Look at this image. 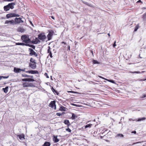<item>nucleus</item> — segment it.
<instances>
[{"instance_id":"1","label":"nucleus","mask_w":146,"mask_h":146,"mask_svg":"<svg viewBox=\"0 0 146 146\" xmlns=\"http://www.w3.org/2000/svg\"><path fill=\"white\" fill-rule=\"evenodd\" d=\"M22 81H23L25 82H23L22 84V86L23 87V88H24L29 87H32L34 86V85L32 83L27 82L34 81L35 80L33 78H24L22 79Z\"/></svg>"},{"instance_id":"2","label":"nucleus","mask_w":146,"mask_h":146,"mask_svg":"<svg viewBox=\"0 0 146 146\" xmlns=\"http://www.w3.org/2000/svg\"><path fill=\"white\" fill-rule=\"evenodd\" d=\"M21 39L25 44H29L31 42V41L29 37L26 35H24L21 36Z\"/></svg>"},{"instance_id":"3","label":"nucleus","mask_w":146,"mask_h":146,"mask_svg":"<svg viewBox=\"0 0 146 146\" xmlns=\"http://www.w3.org/2000/svg\"><path fill=\"white\" fill-rule=\"evenodd\" d=\"M38 39L42 41L44 40L46 38L44 33H40L38 35Z\"/></svg>"},{"instance_id":"4","label":"nucleus","mask_w":146,"mask_h":146,"mask_svg":"<svg viewBox=\"0 0 146 146\" xmlns=\"http://www.w3.org/2000/svg\"><path fill=\"white\" fill-rule=\"evenodd\" d=\"M56 101L54 100L51 101L49 104L48 106L52 108H54V110L56 109Z\"/></svg>"},{"instance_id":"5","label":"nucleus","mask_w":146,"mask_h":146,"mask_svg":"<svg viewBox=\"0 0 146 146\" xmlns=\"http://www.w3.org/2000/svg\"><path fill=\"white\" fill-rule=\"evenodd\" d=\"M19 15L18 14H16L15 13H10L6 15V17L7 18H11L13 17H19Z\"/></svg>"},{"instance_id":"6","label":"nucleus","mask_w":146,"mask_h":146,"mask_svg":"<svg viewBox=\"0 0 146 146\" xmlns=\"http://www.w3.org/2000/svg\"><path fill=\"white\" fill-rule=\"evenodd\" d=\"M14 22H15V25L19 24L20 23L23 22V21L22 20V18L21 17L15 18V19Z\"/></svg>"},{"instance_id":"7","label":"nucleus","mask_w":146,"mask_h":146,"mask_svg":"<svg viewBox=\"0 0 146 146\" xmlns=\"http://www.w3.org/2000/svg\"><path fill=\"white\" fill-rule=\"evenodd\" d=\"M54 33V32L53 30L49 31L48 34L47 36L48 39V40H50L51 39Z\"/></svg>"},{"instance_id":"8","label":"nucleus","mask_w":146,"mask_h":146,"mask_svg":"<svg viewBox=\"0 0 146 146\" xmlns=\"http://www.w3.org/2000/svg\"><path fill=\"white\" fill-rule=\"evenodd\" d=\"M25 68H24V69H21L20 68L14 67V72L16 73H18L21 72V71H25Z\"/></svg>"},{"instance_id":"9","label":"nucleus","mask_w":146,"mask_h":146,"mask_svg":"<svg viewBox=\"0 0 146 146\" xmlns=\"http://www.w3.org/2000/svg\"><path fill=\"white\" fill-rule=\"evenodd\" d=\"M29 49L30 50L29 54L30 55L32 56L34 55L36 56H37V54L33 49L31 48H29Z\"/></svg>"},{"instance_id":"10","label":"nucleus","mask_w":146,"mask_h":146,"mask_svg":"<svg viewBox=\"0 0 146 146\" xmlns=\"http://www.w3.org/2000/svg\"><path fill=\"white\" fill-rule=\"evenodd\" d=\"M26 73L32 74H38V72L37 70H29L25 71Z\"/></svg>"},{"instance_id":"11","label":"nucleus","mask_w":146,"mask_h":146,"mask_svg":"<svg viewBox=\"0 0 146 146\" xmlns=\"http://www.w3.org/2000/svg\"><path fill=\"white\" fill-rule=\"evenodd\" d=\"M29 66L33 69H35L36 68V63L35 62H32L29 64Z\"/></svg>"},{"instance_id":"12","label":"nucleus","mask_w":146,"mask_h":146,"mask_svg":"<svg viewBox=\"0 0 146 146\" xmlns=\"http://www.w3.org/2000/svg\"><path fill=\"white\" fill-rule=\"evenodd\" d=\"M15 22L13 20H7L5 22V24H9L10 25H15Z\"/></svg>"},{"instance_id":"13","label":"nucleus","mask_w":146,"mask_h":146,"mask_svg":"<svg viewBox=\"0 0 146 146\" xmlns=\"http://www.w3.org/2000/svg\"><path fill=\"white\" fill-rule=\"evenodd\" d=\"M48 49L47 50V52L49 53L48 56H49L50 58H52L53 56H52V54L50 49H51L50 47V46H48Z\"/></svg>"},{"instance_id":"14","label":"nucleus","mask_w":146,"mask_h":146,"mask_svg":"<svg viewBox=\"0 0 146 146\" xmlns=\"http://www.w3.org/2000/svg\"><path fill=\"white\" fill-rule=\"evenodd\" d=\"M52 139L53 141L55 143H57L59 141V139L57 138V136H53Z\"/></svg>"},{"instance_id":"15","label":"nucleus","mask_w":146,"mask_h":146,"mask_svg":"<svg viewBox=\"0 0 146 146\" xmlns=\"http://www.w3.org/2000/svg\"><path fill=\"white\" fill-rule=\"evenodd\" d=\"M99 77L101 78H102L104 80H106L107 81H108L110 82H111L112 83H113V84H115V82L113 80H108V79H106L101 76H99Z\"/></svg>"},{"instance_id":"16","label":"nucleus","mask_w":146,"mask_h":146,"mask_svg":"<svg viewBox=\"0 0 146 146\" xmlns=\"http://www.w3.org/2000/svg\"><path fill=\"white\" fill-rule=\"evenodd\" d=\"M16 44L17 45H22V46H24L25 45L27 46H29L30 47V45L29 44H25V43H16Z\"/></svg>"},{"instance_id":"17","label":"nucleus","mask_w":146,"mask_h":146,"mask_svg":"<svg viewBox=\"0 0 146 146\" xmlns=\"http://www.w3.org/2000/svg\"><path fill=\"white\" fill-rule=\"evenodd\" d=\"M15 4L14 3H9L8 5L10 9H13L14 8V6L15 5Z\"/></svg>"},{"instance_id":"18","label":"nucleus","mask_w":146,"mask_h":146,"mask_svg":"<svg viewBox=\"0 0 146 146\" xmlns=\"http://www.w3.org/2000/svg\"><path fill=\"white\" fill-rule=\"evenodd\" d=\"M66 108L63 106H61L60 107L59 110L60 111H66Z\"/></svg>"},{"instance_id":"19","label":"nucleus","mask_w":146,"mask_h":146,"mask_svg":"<svg viewBox=\"0 0 146 146\" xmlns=\"http://www.w3.org/2000/svg\"><path fill=\"white\" fill-rule=\"evenodd\" d=\"M19 137V139L21 140H23L25 139V135L23 134H22L21 135H18Z\"/></svg>"},{"instance_id":"20","label":"nucleus","mask_w":146,"mask_h":146,"mask_svg":"<svg viewBox=\"0 0 146 146\" xmlns=\"http://www.w3.org/2000/svg\"><path fill=\"white\" fill-rule=\"evenodd\" d=\"M64 123L65 124L67 125L68 126L70 125V123L69 121L68 120H64Z\"/></svg>"},{"instance_id":"21","label":"nucleus","mask_w":146,"mask_h":146,"mask_svg":"<svg viewBox=\"0 0 146 146\" xmlns=\"http://www.w3.org/2000/svg\"><path fill=\"white\" fill-rule=\"evenodd\" d=\"M4 11H9L10 9L8 5L6 6H4Z\"/></svg>"},{"instance_id":"22","label":"nucleus","mask_w":146,"mask_h":146,"mask_svg":"<svg viewBox=\"0 0 146 146\" xmlns=\"http://www.w3.org/2000/svg\"><path fill=\"white\" fill-rule=\"evenodd\" d=\"M8 86L6 87L5 88H3L2 90L5 93H7L8 91Z\"/></svg>"},{"instance_id":"23","label":"nucleus","mask_w":146,"mask_h":146,"mask_svg":"<svg viewBox=\"0 0 146 146\" xmlns=\"http://www.w3.org/2000/svg\"><path fill=\"white\" fill-rule=\"evenodd\" d=\"M51 90L52 91H53V92L54 93H56V94L57 95H58L59 94V93H58V92L56 90H55L53 87H52L51 88Z\"/></svg>"},{"instance_id":"24","label":"nucleus","mask_w":146,"mask_h":146,"mask_svg":"<svg viewBox=\"0 0 146 146\" xmlns=\"http://www.w3.org/2000/svg\"><path fill=\"white\" fill-rule=\"evenodd\" d=\"M92 124H88L86 125L85 126H84V127L85 129H86L87 128H90L92 127Z\"/></svg>"},{"instance_id":"25","label":"nucleus","mask_w":146,"mask_h":146,"mask_svg":"<svg viewBox=\"0 0 146 146\" xmlns=\"http://www.w3.org/2000/svg\"><path fill=\"white\" fill-rule=\"evenodd\" d=\"M50 142L46 141L44 143L43 146H50Z\"/></svg>"},{"instance_id":"26","label":"nucleus","mask_w":146,"mask_h":146,"mask_svg":"<svg viewBox=\"0 0 146 146\" xmlns=\"http://www.w3.org/2000/svg\"><path fill=\"white\" fill-rule=\"evenodd\" d=\"M106 131V130L105 129H104V128H103L102 129V131H101L100 132V135H100V136L102 137V136H103V133H104V132Z\"/></svg>"},{"instance_id":"27","label":"nucleus","mask_w":146,"mask_h":146,"mask_svg":"<svg viewBox=\"0 0 146 146\" xmlns=\"http://www.w3.org/2000/svg\"><path fill=\"white\" fill-rule=\"evenodd\" d=\"M145 72V71H142L141 72L140 71H135L134 72H130L132 73H137V74H140L141 73H143Z\"/></svg>"},{"instance_id":"28","label":"nucleus","mask_w":146,"mask_h":146,"mask_svg":"<svg viewBox=\"0 0 146 146\" xmlns=\"http://www.w3.org/2000/svg\"><path fill=\"white\" fill-rule=\"evenodd\" d=\"M139 27H140L139 26V24H137V25H136V26L135 27V28L134 30V31H135V32L137 31V29H139Z\"/></svg>"},{"instance_id":"29","label":"nucleus","mask_w":146,"mask_h":146,"mask_svg":"<svg viewBox=\"0 0 146 146\" xmlns=\"http://www.w3.org/2000/svg\"><path fill=\"white\" fill-rule=\"evenodd\" d=\"M24 29L23 28H22L21 27H19L18 29V31L19 32H22L24 31Z\"/></svg>"},{"instance_id":"30","label":"nucleus","mask_w":146,"mask_h":146,"mask_svg":"<svg viewBox=\"0 0 146 146\" xmlns=\"http://www.w3.org/2000/svg\"><path fill=\"white\" fill-rule=\"evenodd\" d=\"M77 117L75 115L74 113H72V116L71 117V119H75Z\"/></svg>"},{"instance_id":"31","label":"nucleus","mask_w":146,"mask_h":146,"mask_svg":"<svg viewBox=\"0 0 146 146\" xmlns=\"http://www.w3.org/2000/svg\"><path fill=\"white\" fill-rule=\"evenodd\" d=\"M93 63L94 64H99L100 62L96 60H93L92 61Z\"/></svg>"},{"instance_id":"32","label":"nucleus","mask_w":146,"mask_h":146,"mask_svg":"<svg viewBox=\"0 0 146 146\" xmlns=\"http://www.w3.org/2000/svg\"><path fill=\"white\" fill-rule=\"evenodd\" d=\"M145 119H146V118L145 117H142V118H139L137 120V121H141L145 120Z\"/></svg>"},{"instance_id":"33","label":"nucleus","mask_w":146,"mask_h":146,"mask_svg":"<svg viewBox=\"0 0 146 146\" xmlns=\"http://www.w3.org/2000/svg\"><path fill=\"white\" fill-rule=\"evenodd\" d=\"M64 113H65L64 112L62 113H56V115L58 116H61L62 115L64 114Z\"/></svg>"},{"instance_id":"34","label":"nucleus","mask_w":146,"mask_h":146,"mask_svg":"<svg viewBox=\"0 0 146 146\" xmlns=\"http://www.w3.org/2000/svg\"><path fill=\"white\" fill-rule=\"evenodd\" d=\"M8 77H9V76H0V80L2 78H3L6 79V78H8Z\"/></svg>"},{"instance_id":"35","label":"nucleus","mask_w":146,"mask_h":146,"mask_svg":"<svg viewBox=\"0 0 146 146\" xmlns=\"http://www.w3.org/2000/svg\"><path fill=\"white\" fill-rule=\"evenodd\" d=\"M142 18L143 19H146V13L143 14Z\"/></svg>"},{"instance_id":"36","label":"nucleus","mask_w":146,"mask_h":146,"mask_svg":"<svg viewBox=\"0 0 146 146\" xmlns=\"http://www.w3.org/2000/svg\"><path fill=\"white\" fill-rule=\"evenodd\" d=\"M22 76L24 77H27V78H28L29 77V75H27L26 74H22Z\"/></svg>"},{"instance_id":"37","label":"nucleus","mask_w":146,"mask_h":146,"mask_svg":"<svg viewBox=\"0 0 146 146\" xmlns=\"http://www.w3.org/2000/svg\"><path fill=\"white\" fill-rule=\"evenodd\" d=\"M66 130L69 132H70L71 131V130L69 127H68L66 129Z\"/></svg>"},{"instance_id":"38","label":"nucleus","mask_w":146,"mask_h":146,"mask_svg":"<svg viewBox=\"0 0 146 146\" xmlns=\"http://www.w3.org/2000/svg\"><path fill=\"white\" fill-rule=\"evenodd\" d=\"M61 43L62 44H64V47H66V46L67 45L66 43L65 42H61Z\"/></svg>"},{"instance_id":"39","label":"nucleus","mask_w":146,"mask_h":146,"mask_svg":"<svg viewBox=\"0 0 146 146\" xmlns=\"http://www.w3.org/2000/svg\"><path fill=\"white\" fill-rule=\"evenodd\" d=\"M30 61L31 62H35V60H34L32 58H31L30 59Z\"/></svg>"},{"instance_id":"40","label":"nucleus","mask_w":146,"mask_h":146,"mask_svg":"<svg viewBox=\"0 0 146 146\" xmlns=\"http://www.w3.org/2000/svg\"><path fill=\"white\" fill-rule=\"evenodd\" d=\"M116 41H114V44H113V47L114 48L116 46Z\"/></svg>"},{"instance_id":"41","label":"nucleus","mask_w":146,"mask_h":146,"mask_svg":"<svg viewBox=\"0 0 146 146\" xmlns=\"http://www.w3.org/2000/svg\"><path fill=\"white\" fill-rule=\"evenodd\" d=\"M117 136L122 137H123V135L122 134H118Z\"/></svg>"},{"instance_id":"42","label":"nucleus","mask_w":146,"mask_h":146,"mask_svg":"<svg viewBox=\"0 0 146 146\" xmlns=\"http://www.w3.org/2000/svg\"><path fill=\"white\" fill-rule=\"evenodd\" d=\"M90 52L93 55V56H94V54L93 51L92 50H90Z\"/></svg>"},{"instance_id":"43","label":"nucleus","mask_w":146,"mask_h":146,"mask_svg":"<svg viewBox=\"0 0 146 146\" xmlns=\"http://www.w3.org/2000/svg\"><path fill=\"white\" fill-rule=\"evenodd\" d=\"M87 5L89 6H90L91 7H94L93 6H92V5L91 4H87Z\"/></svg>"},{"instance_id":"44","label":"nucleus","mask_w":146,"mask_h":146,"mask_svg":"<svg viewBox=\"0 0 146 146\" xmlns=\"http://www.w3.org/2000/svg\"><path fill=\"white\" fill-rule=\"evenodd\" d=\"M141 142H136V143H133L132 144V145H133L134 144H137V143H140Z\"/></svg>"},{"instance_id":"45","label":"nucleus","mask_w":146,"mask_h":146,"mask_svg":"<svg viewBox=\"0 0 146 146\" xmlns=\"http://www.w3.org/2000/svg\"><path fill=\"white\" fill-rule=\"evenodd\" d=\"M44 75H45V76H46V77H47V78H49V77H48V76H47V73H45L44 74Z\"/></svg>"},{"instance_id":"46","label":"nucleus","mask_w":146,"mask_h":146,"mask_svg":"<svg viewBox=\"0 0 146 146\" xmlns=\"http://www.w3.org/2000/svg\"><path fill=\"white\" fill-rule=\"evenodd\" d=\"M29 77L28 78H33V76H30L29 75Z\"/></svg>"},{"instance_id":"47","label":"nucleus","mask_w":146,"mask_h":146,"mask_svg":"<svg viewBox=\"0 0 146 146\" xmlns=\"http://www.w3.org/2000/svg\"><path fill=\"white\" fill-rule=\"evenodd\" d=\"M67 92L68 93H74V92L73 91H68Z\"/></svg>"},{"instance_id":"48","label":"nucleus","mask_w":146,"mask_h":146,"mask_svg":"<svg viewBox=\"0 0 146 146\" xmlns=\"http://www.w3.org/2000/svg\"><path fill=\"white\" fill-rule=\"evenodd\" d=\"M83 3L86 4V5H87V4H89V3H88L87 2H83Z\"/></svg>"},{"instance_id":"49","label":"nucleus","mask_w":146,"mask_h":146,"mask_svg":"<svg viewBox=\"0 0 146 146\" xmlns=\"http://www.w3.org/2000/svg\"><path fill=\"white\" fill-rule=\"evenodd\" d=\"M51 18L54 20L55 19L54 17L52 16H51Z\"/></svg>"},{"instance_id":"50","label":"nucleus","mask_w":146,"mask_h":146,"mask_svg":"<svg viewBox=\"0 0 146 146\" xmlns=\"http://www.w3.org/2000/svg\"><path fill=\"white\" fill-rule=\"evenodd\" d=\"M139 2H141V3H142V2L141 1V0H139L137 2V3H139Z\"/></svg>"},{"instance_id":"51","label":"nucleus","mask_w":146,"mask_h":146,"mask_svg":"<svg viewBox=\"0 0 146 146\" xmlns=\"http://www.w3.org/2000/svg\"><path fill=\"white\" fill-rule=\"evenodd\" d=\"M8 1H14V0H7Z\"/></svg>"},{"instance_id":"52","label":"nucleus","mask_w":146,"mask_h":146,"mask_svg":"<svg viewBox=\"0 0 146 146\" xmlns=\"http://www.w3.org/2000/svg\"><path fill=\"white\" fill-rule=\"evenodd\" d=\"M132 133L135 134L136 133V131H133L132 132Z\"/></svg>"},{"instance_id":"53","label":"nucleus","mask_w":146,"mask_h":146,"mask_svg":"<svg viewBox=\"0 0 146 146\" xmlns=\"http://www.w3.org/2000/svg\"><path fill=\"white\" fill-rule=\"evenodd\" d=\"M146 94H144V95H143V97H144V98H145V97H146Z\"/></svg>"},{"instance_id":"54","label":"nucleus","mask_w":146,"mask_h":146,"mask_svg":"<svg viewBox=\"0 0 146 146\" xmlns=\"http://www.w3.org/2000/svg\"><path fill=\"white\" fill-rule=\"evenodd\" d=\"M30 24L33 25V24H32V22L30 21Z\"/></svg>"},{"instance_id":"55","label":"nucleus","mask_w":146,"mask_h":146,"mask_svg":"<svg viewBox=\"0 0 146 146\" xmlns=\"http://www.w3.org/2000/svg\"><path fill=\"white\" fill-rule=\"evenodd\" d=\"M132 120V119H129V120L130 121H131Z\"/></svg>"},{"instance_id":"56","label":"nucleus","mask_w":146,"mask_h":146,"mask_svg":"<svg viewBox=\"0 0 146 146\" xmlns=\"http://www.w3.org/2000/svg\"><path fill=\"white\" fill-rule=\"evenodd\" d=\"M108 35L109 36H110V33H108Z\"/></svg>"},{"instance_id":"57","label":"nucleus","mask_w":146,"mask_h":146,"mask_svg":"<svg viewBox=\"0 0 146 146\" xmlns=\"http://www.w3.org/2000/svg\"><path fill=\"white\" fill-rule=\"evenodd\" d=\"M146 80V79H145L144 80H143V81H145Z\"/></svg>"},{"instance_id":"58","label":"nucleus","mask_w":146,"mask_h":146,"mask_svg":"<svg viewBox=\"0 0 146 146\" xmlns=\"http://www.w3.org/2000/svg\"><path fill=\"white\" fill-rule=\"evenodd\" d=\"M143 9H146V8H145V7H143Z\"/></svg>"}]
</instances>
